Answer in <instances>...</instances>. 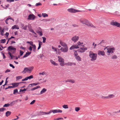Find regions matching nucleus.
<instances>
[{
  "mask_svg": "<svg viewBox=\"0 0 120 120\" xmlns=\"http://www.w3.org/2000/svg\"><path fill=\"white\" fill-rule=\"evenodd\" d=\"M11 28L13 30L15 29H19V28L18 26V25H14V26L12 27Z\"/></svg>",
  "mask_w": 120,
  "mask_h": 120,
  "instance_id": "a878e982",
  "label": "nucleus"
},
{
  "mask_svg": "<svg viewBox=\"0 0 120 120\" xmlns=\"http://www.w3.org/2000/svg\"><path fill=\"white\" fill-rule=\"evenodd\" d=\"M43 20H44L45 21H50V19H43Z\"/></svg>",
  "mask_w": 120,
  "mask_h": 120,
  "instance_id": "0e129e2a",
  "label": "nucleus"
},
{
  "mask_svg": "<svg viewBox=\"0 0 120 120\" xmlns=\"http://www.w3.org/2000/svg\"><path fill=\"white\" fill-rule=\"evenodd\" d=\"M111 24L112 25L120 28V23L116 21H112L111 22Z\"/></svg>",
  "mask_w": 120,
  "mask_h": 120,
  "instance_id": "6e6552de",
  "label": "nucleus"
},
{
  "mask_svg": "<svg viewBox=\"0 0 120 120\" xmlns=\"http://www.w3.org/2000/svg\"><path fill=\"white\" fill-rule=\"evenodd\" d=\"M22 76H19L16 77V79L17 80H18L22 79Z\"/></svg>",
  "mask_w": 120,
  "mask_h": 120,
  "instance_id": "473e14b6",
  "label": "nucleus"
},
{
  "mask_svg": "<svg viewBox=\"0 0 120 120\" xmlns=\"http://www.w3.org/2000/svg\"><path fill=\"white\" fill-rule=\"evenodd\" d=\"M37 33L39 34L41 36H42L43 35L41 31H38V32Z\"/></svg>",
  "mask_w": 120,
  "mask_h": 120,
  "instance_id": "8fccbe9b",
  "label": "nucleus"
},
{
  "mask_svg": "<svg viewBox=\"0 0 120 120\" xmlns=\"http://www.w3.org/2000/svg\"><path fill=\"white\" fill-rule=\"evenodd\" d=\"M32 48H33V51L34 52H35L36 51V45H35L34 44L33 46H32Z\"/></svg>",
  "mask_w": 120,
  "mask_h": 120,
  "instance_id": "c9c22d12",
  "label": "nucleus"
},
{
  "mask_svg": "<svg viewBox=\"0 0 120 120\" xmlns=\"http://www.w3.org/2000/svg\"><path fill=\"white\" fill-rule=\"evenodd\" d=\"M60 44L63 47L67 46V44L61 40H60Z\"/></svg>",
  "mask_w": 120,
  "mask_h": 120,
  "instance_id": "dca6fc26",
  "label": "nucleus"
},
{
  "mask_svg": "<svg viewBox=\"0 0 120 120\" xmlns=\"http://www.w3.org/2000/svg\"><path fill=\"white\" fill-rule=\"evenodd\" d=\"M74 55L75 57L78 56V54L77 51H75L74 53Z\"/></svg>",
  "mask_w": 120,
  "mask_h": 120,
  "instance_id": "603ef678",
  "label": "nucleus"
},
{
  "mask_svg": "<svg viewBox=\"0 0 120 120\" xmlns=\"http://www.w3.org/2000/svg\"><path fill=\"white\" fill-rule=\"evenodd\" d=\"M40 88V87L39 86H36V87H34V88H33L32 89H31V90L33 91L34 90H36L38 88Z\"/></svg>",
  "mask_w": 120,
  "mask_h": 120,
  "instance_id": "2f4dec72",
  "label": "nucleus"
},
{
  "mask_svg": "<svg viewBox=\"0 0 120 120\" xmlns=\"http://www.w3.org/2000/svg\"><path fill=\"white\" fill-rule=\"evenodd\" d=\"M117 58V57L115 55H113V56L112 57V58L113 59H116Z\"/></svg>",
  "mask_w": 120,
  "mask_h": 120,
  "instance_id": "a18cd8bd",
  "label": "nucleus"
},
{
  "mask_svg": "<svg viewBox=\"0 0 120 120\" xmlns=\"http://www.w3.org/2000/svg\"><path fill=\"white\" fill-rule=\"evenodd\" d=\"M42 38L43 40L42 42L43 43H45V42L46 38L44 37H42Z\"/></svg>",
  "mask_w": 120,
  "mask_h": 120,
  "instance_id": "37998d69",
  "label": "nucleus"
},
{
  "mask_svg": "<svg viewBox=\"0 0 120 120\" xmlns=\"http://www.w3.org/2000/svg\"><path fill=\"white\" fill-rule=\"evenodd\" d=\"M20 56H21L23 54V53H24V52L22 51L21 50H20Z\"/></svg>",
  "mask_w": 120,
  "mask_h": 120,
  "instance_id": "13d9d810",
  "label": "nucleus"
},
{
  "mask_svg": "<svg viewBox=\"0 0 120 120\" xmlns=\"http://www.w3.org/2000/svg\"><path fill=\"white\" fill-rule=\"evenodd\" d=\"M68 66L75 65L76 64L75 63L71 62H68L66 64Z\"/></svg>",
  "mask_w": 120,
  "mask_h": 120,
  "instance_id": "b1692460",
  "label": "nucleus"
},
{
  "mask_svg": "<svg viewBox=\"0 0 120 120\" xmlns=\"http://www.w3.org/2000/svg\"><path fill=\"white\" fill-rule=\"evenodd\" d=\"M0 42L1 43H5L6 41V40L5 39H2L0 40Z\"/></svg>",
  "mask_w": 120,
  "mask_h": 120,
  "instance_id": "ea45409f",
  "label": "nucleus"
},
{
  "mask_svg": "<svg viewBox=\"0 0 120 120\" xmlns=\"http://www.w3.org/2000/svg\"><path fill=\"white\" fill-rule=\"evenodd\" d=\"M63 119L62 118H55L54 119V120H59Z\"/></svg>",
  "mask_w": 120,
  "mask_h": 120,
  "instance_id": "4d7b16f0",
  "label": "nucleus"
},
{
  "mask_svg": "<svg viewBox=\"0 0 120 120\" xmlns=\"http://www.w3.org/2000/svg\"><path fill=\"white\" fill-rule=\"evenodd\" d=\"M68 11L72 13H75L77 12H80L81 11L76 9L71 8L68 9Z\"/></svg>",
  "mask_w": 120,
  "mask_h": 120,
  "instance_id": "1a4fd4ad",
  "label": "nucleus"
},
{
  "mask_svg": "<svg viewBox=\"0 0 120 120\" xmlns=\"http://www.w3.org/2000/svg\"><path fill=\"white\" fill-rule=\"evenodd\" d=\"M9 51L13 53L15 52L16 50V49L14 48L12 46H10L8 47V49Z\"/></svg>",
  "mask_w": 120,
  "mask_h": 120,
  "instance_id": "39448f33",
  "label": "nucleus"
},
{
  "mask_svg": "<svg viewBox=\"0 0 120 120\" xmlns=\"http://www.w3.org/2000/svg\"><path fill=\"white\" fill-rule=\"evenodd\" d=\"M101 98L102 99H108L107 96H101Z\"/></svg>",
  "mask_w": 120,
  "mask_h": 120,
  "instance_id": "c03bdc74",
  "label": "nucleus"
},
{
  "mask_svg": "<svg viewBox=\"0 0 120 120\" xmlns=\"http://www.w3.org/2000/svg\"><path fill=\"white\" fill-rule=\"evenodd\" d=\"M87 49V48L86 47H81L78 50L79 52L83 53Z\"/></svg>",
  "mask_w": 120,
  "mask_h": 120,
  "instance_id": "9d476101",
  "label": "nucleus"
},
{
  "mask_svg": "<svg viewBox=\"0 0 120 120\" xmlns=\"http://www.w3.org/2000/svg\"><path fill=\"white\" fill-rule=\"evenodd\" d=\"M62 107L64 109H67L68 108V106L67 105H62Z\"/></svg>",
  "mask_w": 120,
  "mask_h": 120,
  "instance_id": "e433bc0d",
  "label": "nucleus"
},
{
  "mask_svg": "<svg viewBox=\"0 0 120 120\" xmlns=\"http://www.w3.org/2000/svg\"><path fill=\"white\" fill-rule=\"evenodd\" d=\"M30 31L32 33H33L35 34H36L34 32L33 30L31 29V28L29 29Z\"/></svg>",
  "mask_w": 120,
  "mask_h": 120,
  "instance_id": "a19ab883",
  "label": "nucleus"
},
{
  "mask_svg": "<svg viewBox=\"0 0 120 120\" xmlns=\"http://www.w3.org/2000/svg\"><path fill=\"white\" fill-rule=\"evenodd\" d=\"M80 22L82 24H85L91 27H94V26L91 23H90L88 20L82 18L80 19Z\"/></svg>",
  "mask_w": 120,
  "mask_h": 120,
  "instance_id": "7ed1b4c3",
  "label": "nucleus"
},
{
  "mask_svg": "<svg viewBox=\"0 0 120 120\" xmlns=\"http://www.w3.org/2000/svg\"><path fill=\"white\" fill-rule=\"evenodd\" d=\"M62 112V111L59 109H56L50 110L49 112H44L40 111L39 112L40 115H48L50 113L52 112L53 113H61Z\"/></svg>",
  "mask_w": 120,
  "mask_h": 120,
  "instance_id": "f257e3e1",
  "label": "nucleus"
},
{
  "mask_svg": "<svg viewBox=\"0 0 120 120\" xmlns=\"http://www.w3.org/2000/svg\"><path fill=\"white\" fill-rule=\"evenodd\" d=\"M9 35V33L8 32H6L5 34V35L6 36V37H8Z\"/></svg>",
  "mask_w": 120,
  "mask_h": 120,
  "instance_id": "69168bd1",
  "label": "nucleus"
},
{
  "mask_svg": "<svg viewBox=\"0 0 120 120\" xmlns=\"http://www.w3.org/2000/svg\"><path fill=\"white\" fill-rule=\"evenodd\" d=\"M35 18V16L33 14H30L28 16L27 19L30 20H34Z\"/></svg>",
  "mask_w": 120,
  "mask_h": 120,
  "instance_id": "ddd939ff",
  "label": "nucleus"
},
{
  "mask_svg": "<svg viewBox=\"0 0 120 120\" xmlns=\"http://www.w3.org/2000/svg\"><path fill=\"white\" fill-rule=\"evenodd\" d=\"M26 72H27V68H25L22 73H26Z\"/></svg>",
  "mask_w": 120,
  "mask_h": 120,
  "instance_id": "f704fd0d",
  "label": "nucleus"
},
{
  "mask_svg": "<svg viewBox=\"0 0 120 120\" xmlns=\"http://www.w3.org/2000/svg\"><path fill=\"white\" fill-rule=\"evenodd\" d=\"M98 54L99 55L103 56L105 55V54L103 51H99L98 52Z\"/></svg>",
  "mask_w": 120,
  "mask_h": 120,
  "instance_id": "412c9836",
  "label": "nucleus"
},
{
  "mask_svg": "<svg viewBox=\"0 0 120 120\" xmlns=\"http://www.w3.org/2000/svg\"><path fill=\"white\" fill-rule=\"evenodd\" d=\"M39 84V83L38 82L37 83H33L32 84H30L29 85V86H30V85H31V86H30V87H31L32 86H34V85L36 86L38 84Z\"/></svg>",
  "mask_w": 120,
  "mask_h": 120,
  "instance_id": "7c9ffc66",
  "label": "nucleus"
},
{
  "mask_svg": "<svg viewBox=\"0 0 120 120\" xmlns=\"http://www.w3.org/2000/svg\"><path fill=\"white\" fill-rule=\"evenodd\" d=\"M30 45L32 46H33L34 45L33 44V42L32 41H30Z\"/></svg>",
  "mask_w": 120,
  "mask_h": 120,
  "instance_id": "774afa93",
  "label": "nucleus"
},
{
  "mask_svg": "<svg viewBox=\"0 0 120 120\" xmlns=\"http://www.w3.org/2000/svg\"><path fill=\"white\" fill-rule=\"evenodd\" d=\"M35 102V100H33L30 103V104L32 105L34 104Z\"/></svg>",
  "mask_w": 120,
  "mask_h": 120,
  "instance_id": "864d4df0",
  "label": "nucleus"
},
{
  "mask_svg": "<svg viewBox=\"0 0 120 120\" xmlns=\"http://www.w3.org/2000/svg\"><path fill=\"white\" fill-rule=\"evenodd\" d=\"M10 106V105H9V104L8 103L7 104H5L3 106V107H7L9 106Z\"/></svg>",
  "mask_w": 120,
  "mask_h": 120,
  "instance_id": "49530a36",
  "label": "nucleus"
},
{
  "mask_svg": "<svg viewBox=\"0 0 120 120\" xmlns=\"http://www.w3.org/2000/svg\"><path fill=\"white\" fill-rule=\"evenodd\" d=\"M79 39V37L78 36H75L72 38L71 40L74 42H75L77 41Z\"/></svg>",
  "mask_w": 120,
  "mask_h": 120,
  "instance_id": "4468645a",
  "label": "nucleus"
},
{
  "mask_svg": "<svg viewBox=\"0 0 120 120\" xmlns=\"http://www.w3.org/2000/svg\"><path fill=\"white\" fill-rule=\"evenodd\" d=\"M79 48V47L77 45H74L71 47L70 48V50H72L75 49H78Z\"/></svg>",
  "mask_w": 120,
  "mask_h": 120,
  "instance_id": "a211bd4d",
  "label": "nucleus"
},
{
  "mask_svg": "<svg viewBox=\"0 0 120 120\" xmlns=\"http://www.w3.org/2000/svg\"><path fill=\"white\" fill-rule=\"evenodd\" d=\"M107 49V52L109 53V55L110 53H112L113 52V51L115 50V48H109L107 47L106 48Z\"/></svg>",
  "mask_w": 120,
  "mask_h": 120,
  "instance_id": "423d86ee",
  "label": "nucleus"
},
{
  "mask_svg": "<svg viewBox=\"0 0 120 120\" xmlns=\"http://www.w3.org/2000/svg\"><path fill=\"white\" fill-rule=\"evenodd\" d=\"M66 82H69L73 83L75 82V81L74 79H68L65 81Z\"/></svg>",
  "mask_w": 120,
  "mask_h": 120,
  "instance_id": "aec40b11",
  "label": "nucleus"
},
{
  "mask_svg": "<svg viewBox=\"0 0 120 120\" xmlns=\"http://www.w3.org/2000/svg\"><path fill=\"white\" fill-rule=\"evenodd\" d=\"M9 65L11 67H12V68H15V67L12 64H10Z\"/></svg>",
  "mask_w": 120,
  "mask_h": 120,
  "instance_id": "e2e57ef3",
  "label": "nucleus"
},
{
  "mask_svg": "<svg viewBox=\"0 0 120 120\" xmlns=\"http://www.w3.org/2000/svg\"><path fill=\"white\" fill-rule=\"evenodd\" d=\"M47 91V89H46L44 88L40 92V94H42L43 93H45Z\"/></svg>",
  "mask_w": 120,
  "mask_h": 120,
  "instance_id": "393cba45",
  "label": "nucleus"
},
{
  "mask_svg": "<svg viewBox=\"0 0 120 120\" xmlns=\"http://www.w3.org/2000/svg\"><path fill=\"white\" fill-rule=\"evenodd\" d=\"M33 68V67H31L29 68H27V72L29 73H30Z\"/></svg>",
  "mask_w": 120,
  "mask_h": 120,
  "instance_id": "5701e85b",
  "label": "nucleus"
},
{
  "mask_svg": "<svg viewBox=\"0 0 120 120\" xmlns=\"http://www.w3.org/2000/svg\"><path fill=\"white\" fill-rule=\"evenodd\" d=\"M27 26L26 25L25 26L23 27V28L22 29L24 30H26L27 29Z\"/></svg>",
  "mask_w": 120,
  "mask_h": 120,
  "instance_id": "5fc2aeb1",
  "label": "nucleus"
},
{
  "mask_svg": "<svg viewBox=\"0 0 120 120\" xmlns=\"http://www.w3.org/2000/svg\"><path fill=\"white\" fill-rule=\"evenodd\" d=\"M89 56L90 58L91 61L94 62L96 60L97 54L90 51L89 52Z\"/></svg>",
  "mask_w": 120,
  "mask_h": 120,
  "instance_id": "f03ea898",
  "label": "nucleus"
},
{
  "mask_svg": "<svg viewBox=\"0 0 120 120\" xmlns=\"http://www.w3.org/2000/svg\"><path fill=\"white\" fill-rule=\"evenodd\" d=\"M115 97V95L114 94H109L107 96L108 99L114 98Z\"/></svg>",
  "mask_w": 120,
  "mask_h": 120,
  "instance_id": "6ab92c4d",
  "label": "nucleus"
},
{
  "mask_svg": "<svg viewBox=\"0 0 120 120\" xmlns=\"http://www.w3.org/2000/svg\"><path fill=\"white\" fill-rule=\"evenodd\" d=\"M8 2H14V0H6Z\"/></svg>",
  "mask_w": 120,
  "mask_h": 120,
  "instance_id": "bf43d9fd",
  "label": "nucleus"
},
{
  "mask_svg": "<svg viewBox=\"0 0 120 120\" xmlns=\"http://www.w3.org/2000/svg\"><path fill=\"white\" fill-rule=\"evenodd\" d=\"M24 82H15L12 83L11 84L13 86L14 88H15L18 86L20 83H24Z\"/></svg>",
  "mask_w": 120,
  "mask_h": 120,
  "instance_id": "f8f14e48",
  "label": "nucleus"
},
{
  "mask_svg": "<svg viewBox=\"0 0 120 120\" xmlns=\"http://www.w3.org/2000/svg\"><path fill=\"white\" fill-rule=\"evenodd\" d=\"M42 16L44 17H47L48 16V15L47 14L45 13H42Z\"/></svg>",
  "mask_w": 120,
  "mask_h": 120,
  "instance_id": "4c0bfd02",
  "label": "nucleus"
},
{
  "mask_svg": "<svg viewBox=\"0 0 120 120\" xmlns=\"http://www.w3.org/2000/svg\"><path fill=\"white\" fill-rule=\"evenodd\" d=\"M41 4H42L41 3H37L35 5L36 6H39V5H41Z\"/></svg>",
  "mask_w": 120,
  "mask_h": 120,
  "instance_id": "3c124183",
  "label": "nucleus"
},
{
  "mask_svg": "<svg viewBox=\"0 0 120 120\" xmlns=\"http://www.w3.org/2000/svg\"><path fill=\"white\" fill-rule=\"evenodd\" d=\"M10 70L9 69H7V70L5 71V72L6 73L9 72H10Z\"/></svg>",
  "mask_w": 120,
  "mask_h": 120,
  "instance_id": "338daca9",
  "label": "nucleus"
},
{
  "mask_svg": "<svg viewBox=\"0 0 120 120\" xmlns=\"http://www.w3.org/2000/svg\"><path fill=\"white\" fill-rule=\"evenodd\" d=\"M52 49L54 50V51H56L57 49L56 48L54 47L53 46L52 47Z\"/></svg>",
  "mask_w": 120,
  "mask_h": 120,
  "instance_id": "052dcab7",
  "label": "nucleus"
},
{
  "mask_svg": "<svg viewBox=\"0 0 120 120\" xmlns=\"http://www.w3.org/2000/svg\"><path fill=\"white\" fill-rule=\"evenodd\" d=\"M4 29L3 28L1 27L0 26V34L3 36L4 35Z\"/></svg>",
  "mask_w": 120,
  "mask_h": 120,
  "instance_id": "4be33fe9",
  "label": "nucleus"
},
{
  "mask_svg": "<svg viewBox=\"0 0 120 120\" xmlns=\"http://www.w3.org/2000/svg\"><path fill=\"white\" fill-rule=\"evenodd\" d=\"M11 113V112L10 111H7L6 113V116L7 117H8L10 115Z\"/></svg>",
  "mask_w": 120,
  "mask_h": 120,
  "instance_id": "cd10ccee",
  "label": "nucleus"
},
{
  "mask_svg": "<svg viewBox=\"0 0 120 120\" xmlns=\"http://www.w3.org/2000/svg\"><path fill=\"white\" fill-rule=\"evenodd\" d=\"M5 110V109L3 108H0V112H3Z\"/></svg>",
  "mask_w": 120,
  "mask_h": 120,
  "instance_id": "de8ad7c7",
  "label": "nucleus"
},
{
  "mask_svg": "<svg viewBox=\"0 0 120 120\" xmlns=\"http://www.w3.org/2000/svg\"><path fill=\"white\" fill-rule=\"evenodd\" d=\"M13 91L14 92L13 93L14 94H15L16 93L18 92V90L17 89H15Z\"/></svg>",
  "mask_w": 120,
  "mask_h": 120,
  "instance_id": "09e8293b",
  "label": "nucleus"
},
{
  "mask_svg": "<svg viewBox=\"0 0 120 120\" xmlns=\"http://www.w3.org/2000/svg\"><path fill=\"white\" fill-rule=\"evenodd\" d=\"M64 47V48L61 47L60 49V50L62 52H68V46Z\"/></svg>",
  "mask_w": 120,
  "mask_h": 120,
  "instance_id": "9b49d317",
  "label": "nucleus"
},
{
  "mask_svg": "<svg viewBox=\"0 0 120 120\" xmlns=\"http://www.w3.org/2000/svg\"><path fill=\"white\" fill-rule=\"evenodd\" d=\"M31 52H26L25 54L23 56V58H25L27 57L31 53Z\"/></svg>",
  "mask_w": 120,
  "mask_h": 120,
  "instance_id": "bb28decb",
  "label": "nucleus"
},
{
  "mask_svg": "<svg viewBox=\"0 0 120 120\" xmlns=\"http://www.w3.org/2000/svg\"><path fill=\"white\" fill-rule=\"evenodd\" d=\"M58 61L60 63V65L62 67L64 66L65 65L64 59L61 56H58Z\"/></svg>",
  "mask_w": 120,
  "mask_h": 120,
  "instance_id": "20e7f679",
  "label": "nucleus"
},
{
  "mask_svg": "<svg viewBox=\"0 0 120 120\" xmlns=\"http://www.w3.org/2000/svg\"><path fill=\"white\" fill-rule=\"evenodd\" d=\"M15 104V101H13L12 102H11L9 105L10 106H12L14 105Z\"/></svg>",
  "mask_w": 120,
  "mask_h": 120,
  "instance_id": "58836bf2",
  "label": "nucleus"
},
{
  "mask_svg": "<svg viewBox=\"0 0 120 120\" xmlns=\"http://www.w3.org/2000/svg\"><path fill=\"white\" fill-rule=\"evenodd\" d=\"M77 44L78 46H84L83 45V42H81L80 41H78L77 43Z\"/></svg>",
  "mask_w": 120,
  "mask_h": 120,
  "instance_id": "c756f323",
  "label": "nucleus"
},
{
  "mask_svg": "<svg viewBox=\"0 0 120 120\" xmlns=\"http://www.w3.org/2000/svg\"><path fill=\"white\" fill-rule=\"evenodd\" d=\"M50 62L51 63L57 66V64L54 61L52 60H51Z\"/></svg>",
  "mask_w": 120,
  "mask_h": 120,
  "instance_id": "72a5a7b5",
  "label": "nucleus"
},
{
  "mask_svg": "<svg viewBox=\"0 0 120 120\" xmlns=\"http://www.w3.org/2000/svg\"><path fill=\"white\" fill-rule=\"evenodd\" d=\"M9 19L13 21V22L14 21V20L10 16H9L7 18L6 20L5 21L6 24H8V23L9 22Z\"/></svg>",
  "mask_w": 120,
  "mask_h": 120,
  "instance_id": "f3484780",
  "label": "nucleus"
},
{
  "mask_svg": "<svg viewBox=\"0 0 120 120\" xmlns=\"http://www.w3.org/2000/svg\"><path fill=\"white\" fill-rule=\"evenodd\" d=\"M26 89H24L23 90H22V89H20V92H23L24 91H26Z\"/></svg>",
  "mask_w": 120,
  "mask_h": 120,
  "instance_id": "680f3d73",
  "label": "nucleus"
},
{
  "mask_svg": "<svg viewBox=\"0 0 120 120\" xmlns=\"http://www.w3.org/2000/svg\"><path fill=\"white\" fill-rule=\"evenodd\" d=\"M111 24L112 25L120 28V23L116 21H112L111 22Z\"/></svg>",
  "mask_w": 120,
  "mask_h": 120,
  "instance_id": "0eeeda50",
  "label": "nucleus"
},
{
  "mask_svg": "<svg viewBox=\"0 0 120 120\" xmlns=\"http://www.w3.org/2000/svg\"><path fill=\"white\" fill-rule=\"evenodd\" d=\"M33 75H31L25 78V79H22V81H24L27 80L28 79H31L33 78Z\"/></svg>",
  "mask_w": 120,
  "mask_h": 120,
  "instance_id": "2eb2a0df",
  "label": "nucleus"
},
{
  "mask_svg": "<svg viewBox=\"0 0 120 120\" xmlns=\"http://www.w3.org/2000/svg\"><path fill=\"white\" fill-rule=\"evenodd\" d=\"M80 109V108L79 107H76L75 108V110L76 112L78 111Z\"/></svg>",
  "mask_w": 120,
  "mask_h": 120,
  "instance_id": "79ce46f5",
  "label": "nucleus"
},
{
  "mask_svg": "<svg viewBox=\"0 0 120 120\" xmlns=\"http://www.w3.org/2000/svg\"><path fill=\"white\" fill-rule=\"evenodd\" d=\"M75 58L76 60L78 61H81V59L80 57L79 56H77L75 57Z\"/></svg>",
  "mask_w": 120,
  "mask_h": 120,
  "instance_id": "c85d7f7f",
  "label": "nucleus"
},
{
  "mask_svg": "<svg viewBox=\"0 0 120 120\" xmlns=\"http://www.w3.org/2000/svg\"><path fill=\"white\" fill-rule=\"evenodd\" d=\"M39 75H44L45 74V72H43L42 73L40 72L39 73Z\"/></svg>",
  "mask_w": 120,
  "mask_h": 120,
  "instance_id": "6e6d98bb",
  "label": "nucleus"
}]
</instances>
